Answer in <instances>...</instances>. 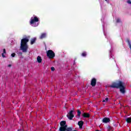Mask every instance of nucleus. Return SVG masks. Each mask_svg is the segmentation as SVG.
<instances>
[{"label": "nucleus", "instance_id": "nucleus-1", "mask_svg": "<svg viewBox=\"0 0 131 131\" xmlns=\"http://www.w3.org/2000/svg\"><path fill=\"white\" fill-rule=\"evenodd\" d=\"M111 88L120 89V92L122 94L125 93V85L124 83L120 80L115 82L110 86Z\"/></svg>", "mask_w": 131, "mask_h": 131}, {"label": "nucleus", "instance_id": "nucleus-2", "mask_svg": "<svg viewBox=\"0 0 131 131\" xmlns=\"http://www.w3.org/2000/svg\"><path fill=\"white\" fill-rule=\"evenodd\" d=\"M29 41L28 38H25L22 39L20 43V50L23 53H27V50H28V45L27 42Z\"/></svg>", "mask_w": 131, "mask_h": 131}, {"label": "nucleus", "instance_id": "nucleus-3", "mask_svg": "<svg viewBox=\"0 0 131 131\" xmlns=\"http://www.w3.org/2000/svg\"><path fill=\"white\" fill-rule=\"evenodd\" d=\"M60 127L59 128L60 131H72V127H69L67 128V125H66V122L62 121L60 122Z\"/></svg>", "mask_w": 131, "mask_h": 131}, {"label": "nucleus", "instance_id": "nucleus-4", "mask_svg": "<svg viewBox=\"0 0 131 131\" xmlns=\"http://www.w3.org/2000/svg\"><path fill=\"white\" fill-rule=\"evenodd\" d=\"M38 18L36 17V16H34V17H32L31 18L30 24L33 27H36V26H38Z\"/></svg>", "mask_w": 131, "mask_h": 131}, {"label": "nucleus", "instance_id": "nucleus-5", "mask_svg": "<svg viewBox=\"0 0 131 131\" xmlns=\"http://www.w3.org/2000/svg\"><path fill=\"white\" fill-rule=\"evenodd\" d=\"M47 57L49 58V59H53L54 57H55V53L53 52L52 50H48L47 52Z\"/></svg>", "mask_w": 131, "mask_h": 131}, {"label": "nucleus", "instance_id": "nucleus-6", "mask_svg": "<svg viewBox=\"0 0 131 131\" xmlns=\"http://www.w3.org/2000/svg\"><path fill=\"white\" fill-rule=\"evenodd\" d=\"M67 117L69 118V119H72L73 117H74V115H73V111H71L67 115Z\"/></svg>", "mask_w": 131, "mask_h": 131}, {"label": "nucleus", "instance_id": "nucleus-7", "mask_svg": "<svg viewBox=\"0 0 131 131\" xmlns=\"http://www.w3.org/2000/svg\"><path fill=\"white\" fill-rule=\"evenodd\" d=\"M96 79L94 78L91 81V85H92V86H95V85H96Z\"/></svg>", "mask_w": 131, "mask_h": 131}, {"label": "nucleus", "instance_id": "nucleus-8", "mask_svg": "<svg viewBox=\"0 0 131 131\" xmlns=\"http://www.w3.org/2000/svg\"><path fill=\"white\" fill-rule=\"evenodd\" d=\"M103 122H104V123H107V122H110V119L108 118H104L103 120H102Z\"/></svg>", "mask_w": 131, "mask_h": 131}, {"label": "nucleus", "instance_id": "nucleus-9", "mask_svg": "<svg viewBox=\"0 0 131 131\" xmlns=\"http://www.w3.org/2000/svg\"><path fill=\"white\" fill-rule=\"evenodd\" d=\"M37 61L38 63H41V62H42V59L40 56H38L37 57Z\"/></svg>", "mask_w": 131, "mask_h": 131}, {"label": "nucleus", "instance_id": "nucleus-10", "mask_svg": "<svg viewBox=\"0 0 131 131\" xmlns=\"http://www.w3.org/2000/svg\"><path fill=\"white\" fill-rule=\"evenodd\" d=\"M6 49H4L3 50V53H2V57L3 58H6Z\"/></svg>", "mask_w": 131, "mask_h": 131}, {"label": "nucleus", "instance_id": "nucleus-11", "mask_svg": "<svg viewBox=\"0 0 131 131\" xmlns=\"http://www.w3.org/2000/svg\"><path fill=\"white\" fill-rule=\"evenodd\" d=\"M78 124L80 128H81L82 127V125H83V122H82V121H79L78 122Z\"/></svg>", "mask_w": 131, "mask_h": 131}, {"label": "nucleus", "instance_id": "nucleus-12", "mask_svg": "<svg viewBox=\"0 0 131 131\" xmlns=\"http://www.w3.org/2000/svg\"><path fill=\"white\" fill-rule=\"evenodd\" d=\"M47 36V34L46 33H42L40 36V38L41 39H42V38H45V37H46Z\"/></svg>", "mask_w": 131, "mask_h": 131}, {"label": "nucleus", "instance_id": "nucleus-13", "mask_svg": "<svg viewBox=\"0 0 131 131\" xmlns=\"http://www.w3.org/2000/svg\"><path fill=\"white\" fill-rule=\"evenodd\" d=\"M36 40V38H34L31 39V45H33L34 42H35V41Z\"/></svg>", "mask_w": 131, "mask_h": 131}, {"label": "nucleus", "instance_id": "nucleus-14", "mask_svg": "<svg viewBox=\"0 0 131 131\" xmlns=\"http://www.w3.org/2000/svg\"><path fill=\"white\" fill-rule=\"evenodd\" d=\"M116 22L117 23H120V22H121V19L118 17H117L116 18Z\"/></svg>", "mask_w": 131, "mask_h": 131}, {"label": "nucleus", "instance_id": "nucleus-15", "mask_svg": "<svg viewBox=\"0 0 131 131\" xmlns=\"http://www.w3.org/2000/svg\"><path fill=\"white\" fill-rule=\"evenodd\" d=\"M83 117H90V114H86V113H84L83 114Z\"/></svg>", "mask_w": 131, "mask_h": 131}, {"label": "nucleus", "instance_id": "nucleus-16", "mask_svg": "<svg viewBox=\"0 0 131 131\" xmlns=\"http://www.w3.org/2000/svg\"><path fill=\"white\" fill-rule=\"evenodd\" d=\"M126 121L128 123H129L131 122V118H127L126 119Z\"/></svg>", "mask_w": 131, "mask_h": 131}, {"label": "nucleus", "instance_id": "nucleus-17", "mask_svg": "<svg viewBox=\"0 0 131 131\" xmlns=\"http://www.w3.org/2000/svg\"><path fill=\"white\" fill-rule=\"evenodd\" d=\"M82 56L83 57H85L86 56V53L85 52H83L82 53Z\"/></svg>", "mask_w": 131, "mask_h": 131}, {"label": "nucleus", "instance_id": "nucleus-18", "mask_svg": "<svg viewBox=\"0 0 131 131\" xmlns=\"http://www.w3.org/2000/svg\"><path fill=\"white\" fill-rule=\"evenodd\" d=\"M108 98H106L105 100H103L102 102H108Z\"/></svg>", "mask_w": 131, "mask_h": 131}, {"label": "nucleus", "instance_id": "nucleus-19", "mask_svg": "<svg viewBox=\"0 0 131 131\" xmlns=\"http://www.w3.org/2000/svg\"><path fill=\"white\" fill-rule=\"evenodd\" d=\"M15 56H16V54H15L14 53L11 54V57H15Z\"/></svg>", "mask_w": 131, "mask_h": 131}, {"label": "nucleus", "instance_id": "nucleus-20", "mask_svg": "<svg viewBox=\"0 0 131 131\" xmlns=\"http://www.w3.org/2000/svg\"><path fill=\"white\" fill-rule=\"evenodd\" d=\"M127 4H129V5H131V0H128L127 1Z\"/></svg>", "mask_w": 131, "mask_h": 131}, {"label": "nucleus", "instance_id": "nucleus-21", "mask_svg": "<svg viewBox=\"0 0 131 131\" xmlns=\"http://www.w3.org/2000/svg\"><path fill=\"white\" fill-rule=\"evenodd\" d=\"M51 70H52V71H55V68L52 67L51 68Z\"/></svg>", "mask_w": 131, "mask_h": 131}, {"label": "nucleus", "instance_id": "nucleus-22", "mask_svg": "<svg viewBox=\"0 0 131 131\" xmlns=\"http://www.w3.org/2000/svg\"><path fill=\"white\" fill-rule=\"evenodd\" d=\"M80 113H81L80 111H78V116H79L80 115Z\"/></svg>", "mask_w": 131, "mask_h": 131}, {"label": "nucleus", "instance_id": "nucleus-23", "mask_svg": "<svg viewBox=\"0 0 131 131\" xmlns=\"http://www.w3.org/2000/svg\"><path fill=\"white\" fill-rule=\"evenodd\" d=\"M8 67L11 68L12 67V64H10L8 65Z\"/></svg>", "mask_w": 131, "mask_h": 131}, {"label": "nucleus", "instance_id": "nucleus-24", "mask_svg": "<svg viewBox=\"0 0 131 131\" xmlns=\"http://www.w3.org/2000/svg\"><path fill=\"white\" fill-rule=\"evenodd\" d=\"M105 2H107V1H108V0H105Z\"/></svg>", "mask_w": 131, "mask_h": 131}, {"label": "nucleus", "instance_id": "nucleus-25", "mask_svg": "<svg viewBox=\"0 0 131 131\" xmlns=\"http://www.w3.org/2000/svg\"><path fill=\"white\" fill-rule=\"evenodd\" d=\"M73 131H76V130H73Z\"/></svg>", "mask_w": 131, "mask_h": 131}]
</instances>
